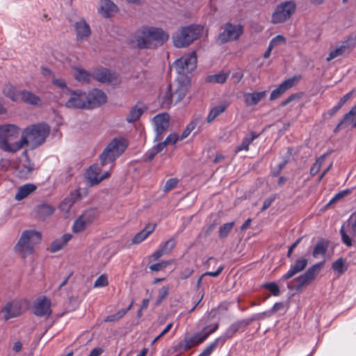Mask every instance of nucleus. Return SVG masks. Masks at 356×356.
<instances>
[{"label": "nucleus", "instance_id": "f257e3e1", "mask_svg": "<svg viewBox=\"0 0 356 356\" xmlns=\"http://www.w3.org/2000/svg\"><path fill=\"white\" fill-rule=\"evenodd\" d=\"M21 132V129L14 124L0 125V149L9 153H15L25 145L35 149L42 145L50 133L46 123L31 124L23 129L19 140L13 141Z\"/></svg>", "mask_w": 356, "mask_h": 356}, {"label": "nucleus", "instance_id": "f03ea898", "mask_svg": "<svg viewBox=\"0 0 356 356\" xmlns=\"http://www.w3.org/2000/svg\"><path fill=\"white\" fill-rule=\"evenodd\" d=\"M42 240L40 232L35 229L22 232L19 239L14 247L15 252L22 258L33 254Z\"/></svg>", "mask_w": 356, "mask_h": 356}, {"label": "nucleus", "instance_id": "7ed1b4c3", "mask_svg": "<svg viewBox=\"0 0 356 356\" xmlns=\"http://www.w3.org/2000/svg\"><path fill=\"white\" fill-rule=\"evenodd\" d=\"M128 145V141L124 138H113L99 156L101 165L104 166L108 163L113 164L117 158L126 150Z\"/></svg>", "mask_w": 356, "mask_h": 356}, {"label": "nucleus", "instance_id": "20e7f679", "mask_svg": "<svg viewBox=\"0 0 356 356\" xmlns=\"http://www.w3.org/2000/svg\"><path fill=\"white\" fill-rule=\"evenodd\" d=\"M324 265V262H318L309 267L303 274L296 277L287 284V288L291 291H301L310 284L320 273Z\"/></svg>", "mask_w": 356, "mask_h": 356}, {"label": "nucleus", "instance_id": "39448f33", "mask_svg": "<svg viewBox=\"0 0 356 356\" xmlns=\"http://www.w3.org/2000/svg\"><path fill=\"white\" fill-rule=\"evenodd\" d=\"M203 27L201 26H188L180 29L172 37L174 45L182 48L189 45L198 39L202 34Z\"/></svg>", "mask_w": 356, "mask_h": 356}, {"label": "nucleus", "instance_id": "423d86ee", "mask_svg": "<svg viewBox=\"0 0 356 356\" xmlns=\"http://www.w3.org/2000/svg\"><path fill=\"white\" fill-rule=\"evenodd\" d=\"M355 46L356 35H349L332 48L326 58V60L329 62L338 57L347 56Z\"/></svg>", "mask_w": 356, "mask_h": 356}, {"label": "nucleus", "instance_id": "0eeeda50", "mask_svg": "<svg viewBox=\"0 0 356 356\" xmlns=\"http://www.w3.org/2000/svg\"><path fill=\"white\" fill-rule=\"evenodd\" d=\"M296 9V3L294 1L282 2L276 6L273 13L272 23L280 24L287 21L294 13Z\"/></svg>", "mask_w": 356, "mask_h": 356}, {"label": "nucleus", "instance_id": "6e6552de", "mask_svg": "<svg viewBox=\"0 0 356 356\" xmlns=\"http://www.w3.org/2000/svg\"><path fill=\"white\" fill-rule=\"evenodd\" d=\"M197 57L194 51L184 55L177 59L173 65L177 72L180 75H186L196 68Z\"/></svg>", "mask_w": 356, "mask_h": 356}, {"label": "nucleus", "instance_id": "1a4fd4ad", "mask_svg": "<svg viewBox=\"0 0 356 356\" xmlns=\"http://www.w3.org/2000/svg\"><path fill=\"white\" fill-rule=\"evenodd\" d=\"M243 29L240 24L227 23L224 26V30L218 35V41L224 44L237 40L243 33Z\"/></svg>", "mask_w": 356, "mask_h": 356}, {"label": "nucleus", "instance_id": "9d476101", "mask_svg": "<svg viewBox=\"0 0 356 356\" xmlns=\"http://www.w3.org/2000/svg\"><path fill=\"white\" fill-rule=\"evenodd\" d=\"M218 328V324L214 323L208 325L202 329V330L191 337H186L184 339L188 348H191L203 343L207 338L212 333L215 332Z\"/></svg>", "mask_w": 356, "mask_h": 356}, {"label": "nucleus", "instance_id": "9b49d317", "mask_svg": "<svg viewBox=\"0 0 356 356\" xmlns=\"http://www.w3.org/2000/svg\"><path fill=\"white\" fill-rule=\"evenodd\" d=\"M65 106L68 108L87 109L86 92L80 90H70Z\"/></svg>", "mask_w": 356, "mask_h": 356}, {"label": "nucleus", "instance_id": "f8f14e48", "mask_svg": "<svg viewBox=\"0 0 356 356\" xmlns=\"http://www.w3.org/2000/svg\"><path fill=\"white\" fill-rule=\"evenodd\" d=\"M153 122L156 132L154 140L159 141L161 140L163 133L169 127L170 116L166 113L158 114L154 117Z\"/></svg>", "mask_w": 356, "mask_h": 356}, {"label": "nucleus", "instance_id": "ddd939ff", "mask_svg": "<svg viewBox=\"0 0 356 356\" xmlns=\"http://www.w3.org/2000/svg\"><path fill=\"white\" fill-rule=\"evenodd\" d=\"M96 212L94 209L86 211L74 222L72 229L75 233L84 231L94 220Z\"/></svg>", "mask_w": 356, "mask_h": 356}, {"label": "nucleus", "instance_id": "4468645a", "mask_svg": "<svg viewBox=\"0 0 356 356\" xmlns=\"http://www.w3.org/2000/svg\"><path fill=\"white\" fill-rule=\"evenodd\" d=\"M92 79L112 84H118L120 82L118 74L107 69L95 70L92 72Z\"/></svg>", "mask_w": 356, "mask_h": 356}, {"label": "nucleus", "instance_id": "2eb2a0df", "mask_svg": "<svg viewBox=\"0 0 356 356\" xmlns=\"http://www.w3.org/2000/svg\"><path fill=\"white\" fill-rule=\"evenodd\" d=\"M107 100L106 94L98 89L86 93L87 109L94 108L104 104Z\"/></svg>", "mask_w": 356, "mask_h": 356}, {"label": "nucleus", "instance_id": "dca6fc26", "mask_svg": "<svg viewBox=\"0 0 356 356\" xmlns=\"http://www.w3.org/2000/svg\"><path fill=\"white\" fill-rule=\"evenodd\" d=\"M308 260L305 258L297 259L295 263L291 264L289 270L284 273L280 279V282H283L292 278L296 274L302 272L307 266Z\"/></svg>", "mask_w": 356, "mask_h": 356}, {"label": "nucleus", "instance_id": "f3484780", "mask_svg": "<svg viewBox=\"0 0 356 356\" xmlns=\"http://www.w3.org/2000/svg\"><path fill=\"white\" fill-rule=\"evenodd\" d=\"M110 176L109 171L101 173V168L97 165H91L86 172V178L91 185L99 184Z\"/></svg>", "mask_w": 356, "mask_h": 356}, {"label": "nucleus", "instance_id": "a211bd4d", "mask_svg": "<svg viewBox=\"0 0 356 356\" xmlns=\"http://www.w3.org/2000/svg\"><path fill=\"white\" fill-rule=\"evenodd\" d=\"M33 308L34 314L38 316L49 317L51 314V301L44 296L35 301Z\"/></svg>", "mask_w": 356, "mask_h": 356}, {"label": "nucleus", "instance_id": "6ab92c4d", "mask_svg": "<svg viewBox=\"0 0 356 356\" xmlns=\"http://www.w3.org/2000/svg\"><path fill=\"white\" fill-rule=\"evenodd\" d=\"M76 39L80 42L86 41L91 35L90 27L85 19H81L74 24Z\"/></svg>", "mask_w": 356, "mask_h": 356}, {"label": "nucleus", "instance_id": "aec40b11", "mask_svg": "<svg viewBox=\"0 0 356 356\" xmlns=\"http://www.w3.org/2000/svg\"><path fill=\"white\" fill-rule=\"evenodd\" d=\"M148 26L143 27L139 35L136 38L137 45L140 49H154L155 44L153 42Z\"/></svg>", "mask_w": 356, "mask_h": 356}, {"label": "nucleus", "instance_id": "412c9836", "mask_svg": "<svg viewBox=\"0 0 356 356\" xmlns=\"http://www.w3.org/2000/svg\"><path fill=\"white\" fill-rule=\"evenodd\" d=\"M83 194H86L85 189H78L77 191L72 193L69 196L65 198L59 205V209L65 214L68 213L72 206L76 200L81 198Z\"/></svg>", "mask_w": 356, "mask_h": 356}, {"label": "nucleus", "instance_id": "4be33fe9", "mask_svg": "<svg viewBox=\"0 0 356 356\" xmlns=\"http://www.w3.org/2000/svg\"><path fill=\"white\" fill-rule=\"evenodd\" d=\"M22 309V302L19 300H13L6 305L2 309V313L5 319L8 320L20 315Z\"/></svg>", "mask_w": 356, "mask_h": 356}, {"label": "nucleus", "instance_id": "5701e85b", "mask_svg": "<svg viewBox=\"0 0 356 356\" xmlns=\"http://www.w3.org/2000/svg\"><path fill=\"white\" fill-rule=\"evenodd\" d=\"M153 42L155 44V48L162 45L169 39V34L161 28L148 26Z\"/></svg>", "mask_w": 356, "mask_h": 356}, {"label": "nucleus", "instance_id": "b1692460", "mask_svg": "<svg viewBox=\"0 0 356 356\" xmlns=\"http://www.w3.org/2000/svg\"><path fill=\"white\" fill-rule=\"evenodd\" d=\"M297 81L298 79L296 77H293L285 80L281 84H280L277 88L271 92L270 99L273 101L279 98L286 90H289L293 86H295Z\"/></svg>", "mask_w": 356, "mask_h": 356}, {"label": "nucleus", "instance_id": "393cba45", "mask_svg": "<svg viewBox=\"0 0 356 356\" xmlns=\"http://www.w3.org/2000/svg\"><path fill=\"white\" fill-rule=\"evenodd\" d=\"M98 11L104 17L108 18L117 13L118 6L111 0H99Z\"/></svg>", "mask_w": 356, "mask_h": 356}, {"label": "nucleus", "instance_id": "a878e982", "mask_svg": "<svg viewBox=\"0 0 356 356\" xmlns=\"http://www.w3.org/2000/svg\"><path fill=\"white\" fill-rule=\"evenodd\" d=\"M19 101L32 106H41L42 102L39 96L28 90H22L20 92Z\"/></svg>", "mask_w": 356, "mask_h": 356}, {"label": "nucleus", "instance_id": "bb28decb", "mask_svg": "<svg viewBox=\"0 0 356 356\" xmlns=\"http://www.w3.org/2000/svg\"><path fill=\"white\" fill-rule=\"evenodd\" d=\"M266 95V91L245 92L243 95V102L247 106L257 104Z\"/></svg>", "mask_w": 356, "mask_h": 356}, {"label": "nucleus", "instance_id": "cd10ccee", "mask_svg": "<svg viewBox=\"0 0 356 356\" xmlns=\"http://www.w3.org/2000/svg\"><path fill=\"white\" fill-rule=\"evenodd\" d=\"M34 168V163L29 159H26L24 163L18 167V176L22 179H27L31 175Z\"/></svg>", "mask_w": 356, "mask_h": 356}, {"label": "nucleus", "instance_id": "c85d7f7f", "mask_svg": "<svg viewBox=\"0 0 356 356\" xmlns=\"http://www.w3.org/2000/svg\"><path fill=\"white\" fill-rule=\"evenodd\" d=\"M72 238V235L65 234L60 238L54 240L50 245L49 250L51 252H56L60 250Z\"/></svg>", "mask_w": 356, "mask_h": 356}, {"label": "nucleus", "instance_id": "c756f323", "mask_svg": "<svg viewBox=\"0 0 356 356\" xmlns=\"http://www.w3.org/2000/svg\"><path fill=\"white\" fill-rule=\"evenodd\" d=\"M159 99L163 106H170L174 103L173 93L171 90V85L168 84L161 91Z\"/></svg>", "mask_w": 356, "mask_h": 356}, {"label": "nucleus", "instance_id": "7c9ffc66", "mask_svg": "<svg viewBox=\"0 0 356 356\" xmlns=\"http://www.w3.org/2000/svg\"><path fill=\"white\" fill-rule=\"evenodd\" d=\"M344 126L356 127V105L344 116L343 120L337 125V129Z\"/></svg>", "mask_w": 356, "mask_h": 356}, {"label": "nucleus", "instance_id": "2f4dec72", "mask_svg": "<svg viewBox=\"0 0 356 356\" xmlns=\"http://www.w3.org/2000/svg\"><path fill=\"white\" fill-rule=\"evenodd\" d=\"M259 136L258 134H257L254 132H251L250 134L245 136L241 143L237 146L235 148V154H237L241 151H248L249 150V145Z\"/></svg>", "mask_w": 356, "mask_h": 356}, {"label": "nucleus", "instance_id": "473e14b6", "mask_svg": "<svg viewBox=\"0 0 356 356\" xmlns=\"http://www.w3.org/2000/svg\"><path fill=\"white\" fill-rule=\"evenodd\" d=\"M74 69L75 71L74 76L77 81L83 83H87L92 79V73H90L79 67H75Z\"/></svg>", "mask_w": 356, "mask_h": 356}, {"label": "nucleus", "instance_id": "72a5a7b5", "mask_svg": "<svg viewBox=\"0 0 356 356\" xmlns=\"http://www.w3.org/2000/svg\"><path fill=\"white\" fill-rule=\"evenodd\" d=\"M21 90L10 83H7L3 88V93L13 102H19Z\"/></svg>", "mask_w": 356, "mask_h": 356}, {"label": "nucleus", "instance_id": "f704fd0d", "mask_svg": "<svg viewBox=\"0 0 356 356\" xmlns=\"http://www.w3.org/2000/svg\"><path fill=\"white\" fill-rule=\"evenodd\" d=\"M36 189V187L34 184H26L22 186H20L17 193L15 194V198L17 200H22L29 196L31 193H33Z\"/></svg>", "mask_w": 356, "mask_h": 356}, {"label": "nucleus", "instance_id": "c9c22d12", "mask_svg": "<svg viewBox=\"0 0 356 356\" xmlns=\"http://www.w3.org/2000/svg\"><path fill=\"white\" fill-rule=\"evenodd\" d=\"M227 107L228 104L227 102H223L212 108L207 115V122H212L218 116L224 113Z\"/></svg>", "mask_w": 356, "mask_h": 356}, {"label": "nucleus", "instance_id": "e433bc0d", "mask_svg": "<svg viewBox=\"0 0 356 356\" xmlns=\"http://www.w3.org/2000/svg\"><path fill=\"white\" fill-rule=\"evenodd\" d=\"M155 225H151L145 227L142 231L136 234L132 238V243L138 244L146 239L148 236L153 232L155 229Z\"/></svg>", "mask_w": 356, "mask_h": 356}, {"label": "nucleus", "instance_id": "4c0bfd02", "mask_svg": "<svg viewBox=\"0 0 356 356\" xmlns=\"http://www.w3.org/2000/svg\"><path fill=\"white\" fill-rule=\"evenodd\" d=\"M229 75V72H219L218 74L209 75L206 77V82L211 83H224Z\"/></svg>", "mask_w": 356, "mask_h": 356}, {"label": "nucleus", "instance_id": "58836bf2", "mask_svg": "<svg viewBox=\"0 0 356 356\" xmlns=\"http://www.w3.org/2000/svg\"><path fill=\"white\" fill-rule=\"evenodd\" d=\"M327 249V243L325 241H319L315 245L312 255L314 258H318L320 256H323Z\"/></svg>", "mask_w": 356, "mask_h": 356}, {"label": "nucleus", "instance_id": "ea45409f", "mask_svg": "<svg viewBox=\"0 0 356 356\" xmlns=\"http://www.w3.org/2000/svg\"><path fill=\"white\" fill-rule=\"evenodd\" d=\"M143 113V109L142 108L138 107V106H135L131 109L126 120L128 122H134L140 118Z\"/></svg>", "mask_w": 356, "mask_h": 356}, {"label": "nucleus", "instance_id": "a19ab883", "mask_svg": "<svg viewBox=\"0 0 356 356\" xmlns=\"http://www.w3.org/2000/svg\"><path fill=\"white\" fill-rule=\"evenodd\" d=\"M188 92V85L183 84L179 86L176 91L173 93L174 104L179 102L185 97Z\"/></svg>", "mask_w": 356, "mask_h": 356}, {"label": "nucleus", "instance_id": "79ce46f5", "mask_svg": "<svg viewBox=\"0 0 356 356\" xmlns=\"http://www.w3.org/2000/svg\"><path fill=\"white\" fill-rule=\"evenodd\" d=\"M54 208L47 204H42L38 207V213L41 218H46L54 212Z\"/></svg>", "mask_w": 356, "mask_h": 356}, {"label": "nucleus", "instance_id": "37998d69", "mask_svg": "<svg viewBox=\"0 0 356 356\" xmlns=\"http://www.w3.org/2000/svg\"><path fill=\"white\" fill-rule=\"evenodd\" d=\"M234 226V222H227L220 227L218 231L219 237L226 238Z\"/></svg>", "mask_w": 356, "mask_h": 356}, {"label": "nucleus", "instance_id": "c03bdc74", "mask_svg": "<svg viewBox=\"0 0 356 356\" xmlns=\"http://www.w3.org/2000/svg\"><path fill=\"white\" fill-rule=\"evenodd\" d=\"M347 227L353 238L356 240V213L350 216L347 221Z\"/></svg>", "mask_w": 356, "mask_h": 356}, {"label": "nucleus", "instance_id": "a18cd8bd", "mask_svg": "<svg viewBox=\"0 0 356 356\" xmlns=\"http://www.w3.org/2000/svg\"><path fill=\"white\" fill-rule=\"evenodd\" d=\"M225 342V337H218L216 338L212 343L208 345L204 350L210 355L213 352V350L218 346H222Z\"/></svg>", "mask_w": 356, "mask_h": 356}, {"label": "nucleus", "instance_id": "49530a36", "mask_svg": "<svg viewBox=\"0 0 356 356\" xmlns=\"http://www.w3.org/2000/svg\"><path fill=\"white\" fill-rule=\"evenodd\" d=\"M241 326V323L238 322L232 324L229 326V327L226 330L225 334L220 337H225V341L231 337L240 329Z\"/></svg>", "mask_w": 356, "mask_h": 356}, {"label": "nucleus", "instance_id": "de8ad7c7", "mask_svg": "<svg viewBox=\"0 0 356 356\" xmlns=\"http://www.w3.org/2000/svg\"><path fill=\"white\" fill-rule=\"evenodd\" d=\"M326 154H323L318 159H316V162L312 166L310 169V174L312 176L316 175L321 170V165L325 159Z\"/></svg>", "mask_w": 356, "mask_h": 356}, {"label": "nucleus", "instance_id": "09e8293b", "mask_svg": "<svg viewBox=\"0 0 356 356\" xmlns=\"http://www.w3.org/2000/svg\"><path fill=\"white\" fill-rule=\"evenodd\" d=\"M169 286H163L159 290V294L155 302V305L159 306L163 299H165L169 293Z\"/></svg>", "mask_w": 356, "mask_h": 356}, {"label": "nucleus", "instance_id": "8fccbe9b", "mask_svg": "<svg viewBox=\"0 0 356 356\" xmlns=\"http://www.w3.org/2000/svg\"><path fill=\"white\" fill-rule=\"evenodd\" d=\"M52 83L60 88L62 92L65 94H67L70 89L67 86L65 79L61 78H54L52 79Z\"/></svg>", "mask_w": 356, "mask_h": 356}, {"label": "nucleus", "instance_id": "3c124183", "mask_svg": "<svg viewBox=\"0 0 356 356\" xmlns=\"http://www.w3.org/2000/svg\"><path fill=\"white\" fill-rule=\"evenodd\" d=\"M332 269L339 274L343 273L346 270L344 266V260L342 258L336 260L332 264Z\"/></svg>", "mask_w": 356, "mask_h": 356}, {"label": "nucleus", "instance_id": "603ef678", "mask_svg": "<svg viewBox=\"0 0 356 356\" xmlns=\"http://www.w3.org/2000/svg\"><path fill=\"white\" fill-rule=\"evenodd\" d=\"M175 245L176 241L174 238H170L161 244L160 248L162 249L163 252H164L165 254H168L174 248Z\"/></svg>", "mask_w": 356, "mask_h": 356}, {"label": "nucleus", "instance_id": "864d4df0", "mask_svg": "<svg viewBox=\"0 0 356 356\" xmlns=\"http://www.w3.org/2000/svg\"><path fill=\"white\" fill-rule=\"evenodd\" d=\"M285 44V38L282 35H278L270 40L269 45L274 48L277 46L284 45Z\"/></svg>", "mask_w": 356, "mask_h": 356}, {"label": "nucleus", "instance_id": "5fc2aeb1", "mask_svg": "<svg viewBox=\"0 0 356 356\" xmlns=\"http://www.w3.org/2000/svg\"><path fill=\"white\" fill-rule=\"evenodd\" d=\"M264 287L271 292V293L277 296L280 295V288L278 285L275 282H268L264 284Z\"/></svg>", "mask_w": 356, "mask_h": 356}, {"label": "nucleus", "instance_id": "6e6d98bb", "mask_svg": "<svg viewBox=\"0 0 356 356\" xmlns=\"http://www.w3.org/2000/svg\"><path fill=\"white\" fill-rule=\"evenodd\" d=\"M173 350L175 353L180 355L189 349L186 343L185 340L183 339L173 347Z\"/></svg>", "mask_w": 356, "mask_h": 356}, {"label": "nucleus", "instance_id": "4d7b16f0", "mask_svg": "<svg viewBox=\"0 0 356 356\" xmlns=\"http://www.w3.org/2000/svg\"><path fill=\"white\" fill-rule=\"evenodd\" d=\"M171 264L170 261H162L160 263L152 264L149 266V269L152 271H160L165 268L168 265Z\"/></svg>", "mask_w": 356, "mask_h": 356}, {"label": "nucleus", "instance_id": "13d9d810", "mask_svg": "<svg viewBox=\"0 0 356 356\" xmlns=\"http://www.w3.org/2000/svg\"><path fill=\"white\" fill-rule=\"evenodd\" d=\"M178 182H179V180L176 178L169 179L168 180H167V181L165 182V184L164 185L163 191L165 192L170 191V190H172L176 187Z\"/></svg>", "mask_w": 356, "mask_h": 356}, {"label": "nucleus", "instance_id": "bf43d9fd", "mask_svg": "<svg viewBox=\"0 0 356 356\" xmlns=\"http://www.w3.org/2000/svg\"><path fill=\"white\" fill-rule=\"evenodd\" d=\"M350 193V190L349 189H346V190H344V191H342L338 193H337L330 200V202H328L327 205H330L336 202H337L338 200L342 199L343 197H345L346 195H347L348 194H349Z\"/></svg>", "mask_w": 356, "mask_h": 356}, {"label": "nucleus", "instance_id": "052dcab7", "mask_svg": "<svg viewBox=\"0 0 356 356\" xmlns=\"http://www.w3.org/2000/svg\"><path fill=\"white\" fill-rule=\"evenodd\" d=\"M108 284V279L106 275H100L95 282L94 286L95 287H104L107 286Z\"/></svg>", "mask_w": 356, "mask_h": 356}, {"label": "nucleus", "instance_id": "680f3d73", "mask_svg": "<svg viewBox=\"0 0 356 356\" xmlns=\"http://www.w3.org/2000/svg\"><path fill=\"white\" fill-rule=\"evenodd\" d=\"M340 233L341 235L342 241L343 243H345L347 246L350 247L352 246V239L351 238L346 234L345 232V227L344 225H343L340 229Z\"/></svg>", "mask_w": 356, "mask_h": 356}, {"label": "nucleus", "instance_id": "e2e57ef3", "mask_svg": "<svg viewBox=\"0 0 356 356\" xmlns=\"http://www.w3.org/2000/svg\"><path fill=\"white\" fill-rule=\"evenodd\" d=\"M195 128V122H193L191 124H189L186 128L183 131L181 136H179L180 140H183L188 136V135L191 134V132Z\"/></svg>", "mask_w": 356, "mask_h": 356}, {"label": "nucleus", "instance_id": "0e129e2a", "mask_svg": "<svg viewBox=\"0 0 356 356\" xmlns=\"http://www.w3.org/2000/svg\"><path fill=\"white\" fill-rule=\"evenodd\" d=\"M179 140V136L177 134H171L165 138L164 142L166 145L169 144L175 145Z\"/></svg>", "mask_w": 356, "mask_h": 356}, {"label": "nucleus", "instance_id": "69168bd1", "mask_svg": "<svg viewBox=\"0 0 356 356\" xmlns=\"http://www.w3.org/2000/svg\"><path fill=\"white\" fill-rule=\"evenodd\" d=\"M193 269L192 268L186 267L180 272V278L181 280H186L188 278L193 274Z\"/></svg>", "mask_w": 356, "mask_h": 356}, {"label": "nucleus", "instance_id": "338daca9", "mask_svg": "<svg viewBox=\"0 0 356 356\" xmlns=\"http://www.w3.org/2000/svg\"><path fill=\"white\" fill-rule=\"evenodd\" d=\"M225 268V266L224 265H220L218 267L217 270L216 271H208V272H206L203 274V276H211V277H218L220 273L221 272L224 270Z\"/></svg>", "mask_w": 356, "mask_h": 356}, {"label": "nucleus", "instance_id": "774afa93", "mask_svg": "<svg viewBox=\"0 0 356 356\" xmlns=\"http://www.w3.org/2000/svg\"><path fill=\"white\" fill-rule=\"evenodd\" d=\"M270 316V312L266 311L261 313L256 314L252 316L251 321H256L263 319L265 317H269Z\"/></svg>", "mask_w": 356, "mask_h": 356}]
</instances>
